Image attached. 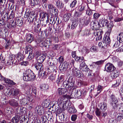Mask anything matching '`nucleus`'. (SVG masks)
I'll list each match as a JSON object with an SVG mask.
<instances>
[{"instance_id": "1", "label": "nucleus", "mask_w": 123, "mask_h": 123, "mask_svg": "<svg viewBox=\"0 0 123 123\" xmlns=\"http://www.w3.org/2000/svg\"><path fill=\"white\" fill-rule=\"evenodd\" d=\"M35 78V76L30 69H28L24 73L23 79L26 81H33Z\"/></svg>"}, {"instance_id": "2", "label": "nucleus", "mask_w": 123, "mask_h": 123, "mask_svg": "<svg viewBox=\"0 0 123 123\" xmlns=\"http://www.w3.org/2000/svg\"><path fill=\"white\" fill-rule=\"evenodd\" d=\"M109 92L110 103L113 108L115 109V108L117 107L118 105V100L111 90L109 91Z\"/></svg>"}, {"instance_id": "3", "label": "nucleus", "mask_w": 123, "mask_h": 123, "mask_svg": "<svg viewBox=\"0 0 123 123\" xmlns=\"http://www.w3.org/2000/svg\"><path fill=\"white\" fill-rule=\"evenodd\" d=\"M101 20H100L99 22L95 21H92L91 22L90 25L92 27L93 29L95 30H98L99 28L102 27V25L101 24Z\"/></svg>"}, {"instance_id": "4", "label": "nucleus", "mask_w": 123, "mask_h": 123, "mask_svg": "<svg viewBox=\"0 0 123 123\" xmlns=\"http://www.w3.org/2000/svg\"><path fill=\"white\" fill-rule=\"evenodd\" d=\"M108 33L107 32L105 35L103 40V44L101 42L99 43L98 45L100 47H103L105 48H107L108 45Z\"/></svg>"}, {"instance_id": "5", "label": "nucleus", "mask_w": 123, "mask_h": 123, "mask_svg": "<svg viewBox=\"0 0 123 123\" xmlns=\"http://www.w3.org/2000/svg\"><path fill=\"white\" fill-rule=\"evenodd\" d=\"M37 17V14H35L33 12H31L29 20L32 22H33L35 21V24L37 25L38 24V23L37 20H36Z\"/></svg>"}, {"instance_id": "6", "label": "nucleus", "mask_w": 123, "mask_h": 123, "mask_svg": "<svg viewBox=\"0 0 123 123\" xmlns=\"http://www.w3.org/2000/svg\"><path fill=\"white\" fill-rule=\"evenodd\" d=\"M22 115L19 112L18 113L15 117H13L11 120V122L12 123H17L20 119V117Z\"/></svg>"}, {"instance_id": "7", "label": "nucleus", "mask_w": 123, "mask_h": 123, "mask_svg": "<svg viewBox=\"0 0 123 123\" xmlns=\"http://www.w3.org/2000/svg\"><path fill=\"white\" fill-rule=\"evenodd\" d=\"M80 74V71L74 67L72 70V74L74 76L79 77Z\"/></svg>"}, {"instance_id": "8", "label": "nucleus", "mask_w": 123, "mask_h": 123, "mask_svg": "<svg viewBox=\"0 0 123 123\" xmlns=\"http://www.w3.org/2000/svg\"><path fill=\"white\" fill-rule=\"evenodd\" d=\"M86 6L81 5L78 8V10L79 11V12H76V13L77 14L78 17H79L82 15L83 12L85 9Z\"/></svg>"}, {"instance_id": "9", "label": "nucleus", "mask_w": 123, "mask_h": 123, "mask_svg": "<svg viewBox=\"0 0 123 123\" xmlns=\"http://www.w3.org/2000/svg\"><path fill=\"white\" fill-rule=\"evenodd\" d=\"M46 54H41L37 57V60L38 62H43L46 58Z\"/></svg>"}, {"instance_id": "10", "label": "nucleus", "mask_w": 123, "mask_h": 123, "mask_svg": "<svg viewBox=\"0 0 123 123\" xmlns=\"http://www.w3.org/2000/svg\"><path fill=\"white\" fill-rule=\"evenodd\" d=\"M68 67V63L65 62L62 64L61 67L60 68V69L61 71L63 72L65 71Z\"/></svg>"}, {"instance_id": "11", "label": "nucleus", "mask_w": 123, "mask_h": 123, "mask_svg": "<svg viewBox=\"0 0 123 123\" xmlns=\"http://www.w3.org/2000/svg\"><path fill=\"white\" fill-rule=\"evenodd\" d=\"M38 62L35 64V67L37 70L42 71L43 69V66L42 62Z\"/></svg>"}, {"instance_id": "12", "label": "nucleus", "mask_w": 123, "mask_h": 123, "mask_svg": "<svg viewBox=\"0 0 123 123\" xmlns=\"http://www.w3.org/2000/svg\"><path fill=\"white\" fill-rule=\"evenodd\" d=\"M26 40L28 42L31 43L34 40L33 35L30 34H27L26 36Z\"/></svg>"}, {"instance_id": "13", "label": "nucleus", "mask_w": 123, "mask_h": 123, "mask_svg": "<svg viewBox=\"0 0 123 123\" xmlns=\"http://www.w3.org/2000/svg\"><path fill=\"white\" fill-rule=\"evenodd\" d=\"M35 109L36 111L40 115H41L44 112L43 107L40 106H37Z\"/></svg>"}, {"instance_id": "14", "label": "nucleus", "mask_w": 123, "mask_h": 123, "mask_svg": "<svg viewBox=\"0 0 123 123\" xmlns=\"http://www.w3.org/2000/svg\"><path fill=\"white\" fill-rule=\"evenodd\" d=\"M9 103L11 106H13L17 107L18 105V101L15 99L10 100Z\"/></svg>"}, {"instance_id": "15", "label": "nucleus", "mask_w": 123, "mask_h": 123, "mask_svg": "<svg viewBox=\"0 0 123 123\" xmlns=\"http://www.w3.org/2000/svg\"><path fill=\"white\" fill-rule=\"evenodd\" d=\"M81 91L80 90H77L76 92H75V95H74V93H71L70 97L72 98H75L76 97H79L80 96H81Z\"/></svg>"}, {"instance_id": "16", "label": "nucleus", "mask_w": 123, "mask_h": 123, "mask_svg": "<svg viewBox=\"0 0 123 123\" xmlns=\"http://www.w3.org/2000/svg\"><path fill=\"white\" fill-rule=\"evenodd\" d=\"M16 25L18 26H21L23 23L22 18L20 17L17 18L16 19Z\"/></svg>"}, {"instance_id": "17", "label": "nucleus", "mask_w": 123, "mask_h": 123, "mask_svg": "<svg viewBox=\"0 0 123 123\" xmlns=\"http://www.w3.org/2000/svg\"><path fill=\"white\" fill-rule=\"evenodd\" d=\"M40 88L43 91H45L49 89V86L48 85L45 84H42L40 85Z\"/></svg>"}, {"instance_id": "18", "label": "nucleus", "mask_w": 123, "mask_h": 123, "mask_svg": "<svg viewBox=\"0 0 123 123\" xmlns=\"http://www.w3.org/2000/svg\"><path fill=\"white\" fill-rule=\"evenodd\" d=\"M28 100L26 98L22 99L20 101V104L22 105H25L28 104Z\"/></svg>"}, {"instance_id": "19", "label": "nucleus", "mask_w": 123, "mask_h": 123, "mask_svg": "<svg viewBox=\"0 0 123 123\" xmlns=\"http://www.w3.org/2000/svg\"><path fill=\"white\" fill-rule=\"evenodd\" d=\"M40 16L41 18V19L43 20L44 18H45L46 17H47V19H48L49 17L48 13L46 12H42L40 13Z\"/></svg>"}, {"instance_id": "20", "label": "nucleus", "mask_w": 123, "mask_h": 123, "mask_svg": "<svg viewBox=\"0 0 123 123\" xmlns=\"http://www.w3.org/2000/svg\"><path fill=\"white\" fill-rule=\"evenodd\" d=\"M108 58L111 60V59L112 61L114 62H116L118 60L119 58L117 56H113L112 55H110L108 57Z\"/></svg>"}, {"instance_id": "21", "label": "nucleus", "mask_w": 123, "mask_h": 123, "mask_svg": "<svg viewBox=\"0 0 123 123\" xmlns=\"http://www.w3.org/2000/svg\"><path fill=\"white\" fill-rule=\"evenodd\" d=\"M115 69V68L112 64L108 63V72H111Z\"/></svg>"}, {"instance_id": "22", "label": "nucleus", "mask_w": 123, "mask_h": 123, "mask_svg": "<svg viewBox=\"0 0 123 123\" xmlns=\"http://www.w3.org/2000/svg\"><path fill=\"white\" fill-rule=\"evenodd\" d=\"M40 0H31L30 3L32 6H35L38 5L40 3Z\"/></svg>"}, {"instance_id": "23", "label": "nucleus", "mask_w": 123, "mask_h": 123, "mask_svg": "<svg viewBox=\"0 0 123 123\" xmlns=\"http://www.w3.org/2000/svg\"><path fill=\"white\" fill-rule=\"evenodd\" d=\"M63 80V79L62 77L59 78L57 79L56 82L58 86H60L62 85Z\"/></svg>"}, {"instance_id": "24", "label": "nucleus", "mask_w": 123, "mask_h": 123, "mask_svg": "<svg viewBox=\"0 0 123 123\" xmlns=\"http://www.w3.org/2000/svg\"><path fill=\"white\" fill-rule=\"evenodd\" d=\"M7 4L5 5H0V12H1L3 13L6 10L7 7Z\"/></svg>"}, {"instance_id": "25", "label": "nucleus", "mask_w": 123, "mask_h": 123, "mask_svg": "<svg viewBox=\"0 0 123 123\" xmlns=\"http://www.w3.org/2000/svg\"><path fill=\"white\" fill-rule=\"evenodd\" d=\"M51 42L49 39H47L45 40L44 43V45L45 47L49 46L51 45Z\"/></svg>"}, {"instance_id": "26", "label": "nucleus", "mask_w": 123, "mask_h": 123, "mask_svg": "<svg viewBox=\"0 0 123 123\" xmlns=\"http://www.w3.org/2000/svg\"><path fill=\"white\" fill-rule=\"evenodd\" d=\"M68 111L69 113L72 114L76 113L77 110L74 107L71 106L68 109Z\"/></svg>"}, {"instance_id": "27", "label": "nucleus", "mask_w": 123, "mask_h": 123, "mask_svg": "<svg viewBox=\"0 0 123 123\" xmlns=\"http://www.w3.org/2000/svg\"><path fill=\"white\" fill-rule=\"evenodd\" d=\"M71 16V14L68 13L65 14L63 17V18L64 21H67L70 18V16Z\"/></svg>"}, {"instance_id": "28", "label": "nucleus", "mask_w": 123, "mask_h": 123, "mask_svg": "<svg viewBox=\"0 0 123 123\" xmlns=\"http://www.w3.org/2000/svg\"><path fill=\"white\" fill-rule=\"evenodd\" d=\"M123 118V114L121 113L117 114L116 116V120L118 121H120Z\"/></svg>"}, {"instance_id": "29", "label": "nucleus", "mask_w": 123, "mask_h": 123, "mask_svg": "<svg viewBox=\"0 0 123 123\" xmlns=\"http://www.w3.org/2000/svg\"><path fill=\"white\" fill-rule=\"evenodd\" d=\"M55 17L54 15H51L49 19V22L50 24H54L55 23Z\"/></svg>"}, {"instance_id": "30", "label": "nucleus", "mask_w": 123, "mask_h": 123, "mask_svg": "<svg viewBox=\"0 0 123 123\" xmlns=\"http://www.w3.org/2000/svg\"><path fill=\"white\" fill-rule=\"evenodd\" d=\"M6 83H7L9 84L12 85H15L16 83L13 82V81L11 80L8 79H4Z\"/></svg>"}, {"instance_id": "31", "label": "nucleus", "mask_w": 123, "mask_h": 123, "mask_svg": "<svg viewBox=\"0 0 123 123\" xmlns=\"http://www.w3.org/2000/svg\"><path fill=\"white\" fill-rule=\"evenodd\" d=\"M9 25L11 27H15L16 25V22H14V21L13 19L11 20L10 21H9Z\"/></svg>"}, {"instance_id": "32", "label": "nucleus", "mask_w": 123, "mask_h": 123, "mask_svg": "<svg viewBox=\"0 0 123 123\" xmlns=\"http://www.w3.org/2000/svg\"><path fill=\"white\" fill-rule=\"evenodd\" d=\"M91 18H87L85 20L84 22V21L83 19H82V21H83V23H82V24L83 25V24L85 25H88L89 22L90 21L91 19Z\"/></svg>"}, {"instance_id": "33", "label": "nucleus", "mask_w": 123, "mask_h": 123, "mask_svg": "<svg viewBox=\"0 0 123 123\" xmlns=\"http://www.w3.org/2000/svg\"><path fill=\"white\" fill-rule=\"evenodd\" d=\"M113 26V24L112 21L111 22L109 25H108V34L111 33V31Z\"/></svg>"}, {"instance_id": "34", "label": "nucleus", "mask_w": 123, "mask_h": 123, "mask_svg": "<svg viewBox=\"0 0 123 123\" xmlns=\"http://www.w3.org/2000/svg\"><path fill=\"white\" fill-rule=\"evenodd\" d=\"M101 24L102 25L101 27L104 26H106L108 27V21L106 19H104V21L101 20Z\"/></svg>"}, {"instance_id": "35", "label": "nucleus", "mask_w": 123, "mask_h": 123, "mask_svg": "<svg viewBox=\"0 0 123 123\" xmlns=\"http://www.w3.org/2000/svg\"><path fill=\"white\" fill-rule=\"evenodd\" d=\"M107 105L106 104L104 103L102 105L100 106V109L102 110V112H104L106 110L107 108Z\"/></svg>"}, {"instance_id": "36", "label": "nucleus", "mask_w": 123, "mask_h": 123, "mask_svg": "<svg viewBox=\"0 0 123 123\" xmlns=\"http://www.w3.org/2000/svg\"><path fill=\"white\" fill-rule=\"evenodd\" d=\"M66 90L65 89L61 88H59L58 89V92L60 95H62L64 93V91Z\"/></svg>"}, {"instance_id": "37", "label": "nucleus", "mask_w": 123, "mask_h": 123, "mask_svg": "<svg viewBox=\"0 0 123 123\" xmlns=\"http://www.w3.org/2000/svg\"><path fill=\"white\" fill-rule=\"evenodd\" d=\"M9 59L10 60V62L13 64L15 63L16 62V60L14 59V55H11L9 56Z\"/></svg>"}, {"instance_id": "38", "label": "nucleus", "mask_w": 123, "mask_h": 123, "mask_svg": "<svg viewBox=\"0 0 123 123\" xmlns=\"http://www.w3.org/2000/svg\"><path fill=\"white\" fill-rule=\"evenodd\" d=\"M96 33H94V35L97 36H98L102 35L103 33L102 31L101 30H97Z\"/></svg>"}, {"instance_id": "39", "label": "nucleus", "mask_w": 123, "mask_h": 123, "mask_svg": "<svg viewBox=\"0 0 123 123\" xmlns=\"http://www.w3.org/2000/svg\"><path fill=\"white\" fill-rule=\"evenodd\" d=\"M88 9L86 10V14L88 15H92L93 13L92 11H95V10H92L88 6Z\"/></svg>"}, {"instance_id": "40", "label": "nucleus", "mask_w": 123, "mask_h": 123, "mask_svg": "<svg viewBox=\"0 0 123 123\" xmlns=\"http://www.w3.org/2000/svg\"><path fill=\"white\" fill-rule=\"evenodd\" d=\"M119 37V42L120 43H123V33H121L118 35Z\"/></svg>"}, {"instance_id": "41", "label": "nucleus", "mask_w": 123, "mask_h": 123, "mask_svg": "<svg viewBox=\"0 0 123 123\" xmlns=\"http://www.w3.org/2000/svg\"><path fill=\"white\" fill-rule=\"evenodd\" d=\"M56 0V5L58 7H62V3L61 1L59 0Z\"/></svg>"}, {"instance_id": "42", "label": "nucleus", "mask_w": 123, "mask_h": 123, "mask_svg": "<svg viewBox=\"0 0 123 123\" xmlns=\"http://www.w3.org/2000/svg\"><path fill=\"white\" fill-rule=\"evenodd\" d=\"M82 52V53H84L85 54H86L89 53V50L88 49L85 47H84L83 48Z\"/></svg>"}, {"instance_id": "43", "label": "nucleus", "mask_w": 123, "mask_h": 123, "mask_svg": "<svg viewBox=\"0 0 123 123\" xmlns=\"http://www.w3.org/2000/svg\"><path fill=\"white\" fill-rule=\"evenodd\" d=\"M90 51L92 52H96L97 51V48L95 46H93L91 47Z\"/></svg>"}, {"instance_id": "44", "label": "nucleus", "mask_w": 123, "mask_h": 123, "mask_svg": "<svg viewBox=\"0 0 123 123\" xmlns=\"http://www.w3.org/2000/svg\"><path fill=\"white\" fill-rule=\"evenodd\" d=\"M15 17V13L13 11H12L11 12V13L10 14L9 17H7V20H8L9 19H11L12 18H13Z\"/></svg>"}, {"instance_id": "45", "label": "nucleus", "mask_w": 123, "mask_h": 123, "mask_svg": "<svg viewBox=\"0 0 123 123\" xmlns=\"http://www.w3.org/2000/svg\"><path fill=\"white\" fill-rule=\"evenodd\" d=\"M80 69L81 71L84 72L88 71L89 70L87 66L83 67L80 68Z\"/></svg>"}, {"instance_id": "46", "label": "nucleus", "mask_w": 123, "mask_h": 123, "mask_svg": "<svg viewBox=\"0 0 123 123\" xmlns=\"http://www.w3.org/2000/svg\"><path fill=\"white\" fill-rule=\"evenodd\" d=\"M26 49L27 51H26V52H27V53H29V52H32V48L31 46L30 45H28L26 46Z\"/></svg>"}, {"instance_id": "47", "label": "nucleus", "mask_w": 123, "mask_h": 123, "mask_svg": "<svg viewBox=\"0 0 123 123\" xmlns=\"http://www.w3.org/2000/svg\"><path fill=\"white\" fill-rule=\"evenodd\" d=\"M68 86H67V88H69L70 87H72L73 86V84L71 81L68 80Z\"/></svg>"}, {"instance_id": "48", "label": "nucleus", "mask_w": 123, "mask_h": 123, "mask_svg": "<svg viewBox=\"0 0 123 123\" xmlns=\"http://www.w3.org/2000/svg\"><path fill=\"white\" fill-rule=\"evenodd\" d=\"M11 48L10 42V41L9 40L7 41L5 46V48L6 49H10Z\"/></svg>"}, {"instance_id": "49", "label": "nucleus", "mask_w": 123, "mask_h": 123, "mask_svg": "<svg viewBox=\"0 0 123 123\" xmlns=\"http://www.w3.org/2000/svg\"><path fill=\"white\" fill-rule=\"evenodd\" d=\"M19 89H15L14 90V93L13 94V95H17L19 94Z\"/></svg>"}, {"instance_id": "50", "label": "nucleus", "mask_w": 123, "mask_h": 123, "mask_svg": "<svg viewBox=\"0 0 123 123\" xmlns=\"http://www.w3.org/2000/svg\"><path fill=\"white\" fill-rule=\"evenodd\" d=\"M116 74L112 72V73H110V76H109V78H111L112 79L115 78L117 77V76L116 75Z\"/></svg>"}, {"instance_id": "51", "label": "nucleus", "mask_w": 123, "mask_h": 123, "mask_svg": "<svg viewBox=\"0 0 123 123\" xmlns=\"http://www.w3.org/2000/svg\"><path fill=\"white\" fill-rule=\"evenodd\" d=\"M100 109H99L98 108H97L95 112L96 115L98 117H99L100 115L101 114V111H100Z\"/></svg>"}, {"instance_id": "52", "label": "nucleus", "mask_w": 123, "mask_h": 123, "mask_svg": "<svg viewBox=\"0 0 123 123\" xmlns=\"http://www.w3.org/2000/svg\"><path fill=\"white\" fill-rule=\"evenodd\" d=\"M26 110L25 108L22 107H21L20 111V112L23 113V114H25V113H26Z\"/></svg>"}, {"instance_id": "53", "label": "nucleus", "mask_w": 123, "mask_h": 123, "mask_svg": "<svg viewBox=\"0 0 123 123\" xmlns=\"http://www.w3.org/2000/svg\"><path fill=\"white\" fill-rule=\"evenodd\" d=\"M77 24L76 23V22L75 21H74L72 22V24L71 25V28L74 29V28L76 27L77 25Z\"/></svg>"}, {"instance_id": "54", "label": "nucleus", "mask_w": 123, "mask_h": 123, "mask_svg": "<svg viewBox=\"0 0 123 123\" xmlns=\"http://www.w3.org/2000/svg\"><path fill=\"white\" fill-rule=\"evenodd\" d=\"M37 88L35 87L34 86L32 87V92L35 95H36L37 92Z\"/></svg>"}, {"instance_id": "55", "label": "nucleus", "mask_w": 123, "mask_h": 123, "mask_svg": "<svg viewBox=\"0 0 123 123\" xmlns=\"http://www.w3.org/2000/svg\"><path fill=\"white\" fill-rule=\"evenodd\" d=\"M77 116L76 115H73L71 116V118L72 121H75L77 119Z\"/></svg>"}, {"instance_id": "56", "label": "nucleus", "mask_w": 123, "mask_h": 123, "mask_svg": "<svg viewBox=\"0 0 123 123\" xmlns=\"http://www.w3.org/2000/svg\"><path fill=\"white\" fill-rule=\"evenodd\" d=\"M100 15L99 13H95L94 14L93 16V18L95 19H97L100 16Z\"/></svg>"}, {"instance_id": "57", "label": "nucleus", "mask_w": 123, "mask_h": 123, "mask_svg": "<svg viewBox=\"0 0 123 123\" xmlns=\"http://www.w3.org/2000/svg\"><path fill=\"white\" fill-rule=\"evenodd\" d=\"M104 60H100L94 62V63L97 65H101L104 62Z\"/></svg>"}, {"instance_id": "58", "label": "nucleus", "mask_w": 123, "mask_h": 123, "mask_svg": "<svg viewBox=\"0 0 123 123\" xmlns=\"http://www.w3.org/2000/svg\"><path fill=\"white\" fill-rule=\"evenodd\" d=\"M12 90H10V91H7L6 92L5 94L6 96H8L9 95L10 93V94L12 95Z\"/></svg>"}, {"instance_id": "59", "label": "nucleus", "mask_w": 123, "mask_h": 123, "mask_svg": "<svg viewBox=\"0 0 123 123\" xmlns=\"http://www.w3.org/2000/svg\"><path fill=\"white\" fill-rule=\"evenodd\" d=\"M17 59L19 60H21L22 59L21 54L20 52L18 53L17 55Z\"/></svg>"}, {"instance_id": "60", "label": "nucleus", "mask_w": 123, "mask_h": 123, "mask_svg": "<svg viewBox=\"0 0 123 123\" xmlns=\"http://www.w3.org/2000/svg\"><path fill=\"white\" fill-rule=\"evenodd\" d=\"M68 80L67 81H63L62 82V84L63 86L67 88V86H68Z\"/></svg>"}, {"instance_id": "61", "label": "nucleus", "mask_w": 123, "mask_h": 123, "mask_svg": "<svg viewBox=\"0 0 123 123\" xmlns=\"http://www.w3.org/2000/svg\"><path fill=\"white\" fill-rule=\"evenodd\" d=\"M119 81L120 80H118V81H117V80L116 83L113 85L112 86V87H115L118 86L120 83V81Z\"/></svg>"}, {"instance_id": "62", "label": "nucleus", "mask_w": 123, "mask_h": 123, "mask_svg": "<svg viewBox=\"0 0 123 123\" xmlns=\"http://www.w3.org/2000/svg\"><path fill=\"white\" fill-rule=\"evenodd\" d=\"M102 86L100 85H98L97 89V93H99L102 91Z\"/></svg>"}, {"instance_id": "63", "label": "nucleus", "mask_w": 123, "mask_h": 123, "mask_svg": "<svg viewBox=\"0 0 123 123\" xmlns=\"http://www.w3.org/2000/svg\"><path fill=\"white\" fill-rule=\"evenodd\" d=\"M31 12H26L25 14L24 17L25 18H27L29 17Z\"/></svg>"}, {"instance_id": "64", "label": "nucleus", "mask_w": 123, "mask_h": 123, "mask_svg": "<svg viewBox=\"0 0 123 123\" xmlns=\"http://www.w3.org/2000/svg\"><path fill=\"white\" fill-rule=\"evenodd\" d=\"M114 21L115 22H119L123 20V18H119L118 17L117 18L114 20Z\"/></svg>"}]
</instances>
